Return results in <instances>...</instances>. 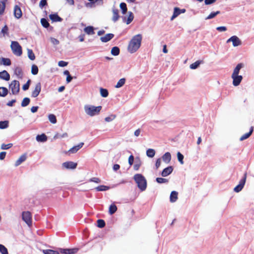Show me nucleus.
Returning <instances> with one entry per match:
<instances>
[{
  "label": "nucleus",
  "mask_w": 254,
  "mask_h": 254,
  "mask_svg": "<svg viewBox=\"0 0 254 254\" xmlns=\"http://www.w3.org/2000/svg\"><path fill=\"white\" fill-rule=\"evenodd\" d=\"M142 41V35L140 34L134 36L129 41L127 51L130 53L136 52L140 47Z\"/></svg>",
  "instance_id": "1"
},
{
  "label": "nucleus",
  "mask_w": 254,
  "mask_h": 254,
  "mask_svg": "<svg viewBox=\"0 0 254 254\" xmlns=\"http://www.w3.org/2000/svg\"><path fill=\"white\" fill-rule=\"evenodd\" d=\"M133 179L137 185L139 189L143 191L147 188V181L145 177L141 174H136L134 175Z\"/></svg>",
  "instance_id": "2"
},
{
  "label": "nucleus",
  "mask_w": 254,
  "mask_h": 254,
  "mask_svg": "<svg viewBox=\"0 0 254 254\" xmlns=\"http://www.w3.org/2000/svg\"><path fill=\"white\" fill-rule=\"evenodd\" d=\"M84 109L87 115L92 117L99 114L102 109V106H99L95 107L94 106L86 105L84 106Z\"/></svg>",
  "instance_id": "3"
},
{
  "label": "nucleus",
  "mask_w": 254,
  "mask_h": 254,
  "mask_svg": "<svg viewBox=\"0 0 254 254\" xmlns=\"http://www.w3.org/2000/svg\"><path fill=\"white\" fill-rule=\"evenodd\" d=\"M10 48L14 55L17 56H20L22 55V47L17 42L12 41Z\"/></svg>",
  "instance_id": "4"
},
{
  "label": "nucleus",
  "mask_w": 254,
  "mask_h": 254,
  "mask_svg": "<svg viewBox=\"0 0 254 254\" xmlns=\"http://www.w3.org/2000/svg\"><path fill=\"white\" fill-rule=\"evenodd\" d=\"M9 89L13 94H17L20 90V84L17 80H13L9 85Z\"/></svg>",
  "instance_id": "5"
},
{
  "label": "nucleus",
  "mask_w": 254,
  "mask_h": 254,
  "mask_svg": "<svg viewBox=\"0 0 254 254\" xmlns=\"http://www.w3.org/2000/svg\"><path fill=\"white\" fill-rule=\"evenodd\" d=\"M22 218L29 227L32 225V214L30 211H23L22 213Z\"/></svg>",
  "instance_id": "6"
},
{
  "label": "nucleus",
  "mask_w": 254,
  "mask_h": 254,
  "mask_svg": "<svg viewBox=\"0 0 254 254\" xmlns=\"http://www.w3.org/2000/svg\"><path fill=\"white\" fill-rule=\"evenodd\" d=\"M232 77L233 79V83L234 86L238 85V64L234 69L233 73L232 74Z\"/></svg>",
  "instance_id": "7"
},
{
  "label": "nucleus",
  "mask_w": 254,
  "mask_h": 254,
  "mask_svg": "<svg viewBox=\"0 0 254 254\" xmlns=\"http://www.w3.org/2000/svg\"><path fill=\"white\" fill-rule=\"evenodd\" d=\"M78 248L73 249H60V252L64 254H74L78 251Z\"/></svg>",
  "instance_id": "8"
},
{
  "label": "nucleus",
  "mask_w": 254,
  "mask_h": 254,
  "mask_svg": "<svg viewBox=\"0 0 254 254\" xmlns=\"http://www.w3.org/2000/svg\"><path fill=\"white\" fill-rule=\"evenodd\" d=\"M41 90V84L40 82L37 83L35 87L34 90L32 91L31 96L33 97H37Z\"/></svg>",
  "instance_id": "9"
},
{
  "label": "nucleus",
  "mask_w": 254,
  "mask_h": 254,
  "mask_svg": "<svg viewBox=\"0 0 254 254\" xmlns=\"http://www.w3.org/2000/svg\"><path fill=\"white\" fill-rule=\"evenodd\" d=\"M77 163L72 161H68L63 164V166L66 169H73L76 168Z\"/></svg>",
  "instance_id": "10"
},
{
  "label": "nucleus",
  "mask_w": 254,
  "mask_h": 254,
  "mask_svg": "<svg viewBox=\"0 0 254 254\" xmlns=\"http://www.w3.org/2000/svg\"><path fill=\"white\" fill-rule=\"evenodd\" d=\"M84 145L83 142H80L78 145H75L70 148L68 151V153H75L77 152L80 148L82 147Z\"/></svg>",
  "instance_id": "11"
},
{
  "label": "nucleus",
  "mask_w": 254,
  "mask_h": 254,
  "mask_svg": "<svg viewBox=\"0 0 254 254\" xmlns=\"http://www.w3.org/2000/svg\"><path fill=\"white\" fill-rule=\"evenodd\" d=\"M231 42L232 43V45L234 47L238 46V37L236 36H233L231 37H230L229 39H228L226 41L227 44H229Z\"/></svg>",
  "instance_id": "12"
},
{
  "label": "nucleus",
  "mask_w": 254,
  "mask_h": 254,
  "mask_svg": "<svg viewBox=\"0 0 254 254\" xmlns=\"http://www.w3.org/2000/svg\"><path fill=\"white\" fill-rule=\"evenodd\" d=\"M173 171V168L172 166H169L162 171L161 175L163 177H166L172 173Z\"/></svg>",
  "instance_id": "13"
},
{
  "label": "nucleus",
  "mask_w": 254,
  "mask_h": 254,
  "mask_svg": "<svg viewBox=\"0 0 254 254\" xmlns=\"http://www.w3.org/2000/svg\"><path fill=\"white\" fill-rule=\"evenodd\" d=\"M14 15L16 18H20L22 16V11L18 5H15L14 8Z\"/></svg>",
  "instance_id": "14"
},
{
  "label": "nucleus",
  "mask_w": 254,
  "mask_h": 254,
  "mask_svg": "<svg viewBox=\"0 0 254 254\" xmlns=\"http://www.w3.org/2000/svg\"><path fill=\"white\" fill-rule=\"evenodd\" d=\"M114 37V34L109 33L106 34L105 36L101 37L100 40L102 42L106 43L109 41Z\"/></svg>",
  "instance_id": "15"
},
{
  "label": "nucleus",
  "mask_w": 254,
  "mask_h": 254,
  "mask_svg": "<svg viewBox=\"0 0 254 254\" xmlns=\"http://www.w3.org/2000/svg\"><path fill=\"white\" fill-rule=\"evenodd\" d=\"M0 78L6 81H8L10 79V75L6 70H3L0 72Z\"/></svg>",
  "instance_id": "16"
},
{
  "label": "nucleus",
  "mask_w": 254,
  "mask_h": 254,
  "mask_svg": "<svg viewBox=\"0 0 254 254\" xmlns=\"http://www.w3.org/2000/svg\"><path fill=\"white\" fill-rule=\"evenodd\" d=\"M163 160L166 163H169L171 159V155L169 152L165 153L162 157Z\"/></svg>",
  "instance_id": "17"
},
{
  "label": "nucleus",
  "mask_w": 254,
  "mask_h": 254,
  "mask_svg": "<svg viewBox=\"0 0 254 254\" xmlns=\"http://www.w3.org/2000/svg\"><path fill=\"white\" fill-rule=\"evenodd\" d=\"M253 131H254V128H253V127H251V128L250 129L249 132L244 134V135H243L240 137V140H244L245 139H247L248 138H249L251 136V135L252 134Z\"/></svg>",
  "instance_id": "18"
},
{
  "label": "nucleus",
  "mask_w": 254,
  "mask_h": 254,
  "mask_svg": "<svg viewBox=\"0 0 254 254\" xmlns=\"http://www.w3.org/2000/svg\"><path fill=\"white\" fill-rule=\"evenodd\" d=\"M178 192L176 191H173L171 192L170 196V201L172 202H175L177 199H178Z\"/></svg>",
  "instance_id": "19"
},
{
  "label": "nucleus",
  "mask_w": 254,
  "mask_h": 254,
  "mask_svg": "<svg viewBox=\"0 0 254 254\" xmlns=\"http://www.w3.org/2000/svg\"><path fill=\"white\" fill-rule=\"evenodd\" d=\"M246 178L247 173H245L244 174L243 178L241 180L240 182H239V191H241L243 188L246 182Z\"/></svg>",
  "instance_id": "20"
},
{
  "label": "nucleus",
  "mask_w": 254,
  "mask_h": 254,
  "mask_svg": "<svg viewBox=\"0 0 254 254\" xmlns=\"http://www.w3.org/2000/svg\"><path fill=\"white\" fill-rule=\"evenodd\" d=\"M26 159V156L25 154L21 155L19 159L16 160L15 163V166H18Z\"/></svg>",
  "instance_id": "21"
},
{
  "label": "nucleus",
  "mask_w": 254,
  "mask_h": 254,
  "mask_svg": "<svg viewBox=\"0 0 254 254\" xmlns=\"http://www.w3.org/2000/svg\"><path fill=\"white\" fill-rule=\"evenodd\" d=\"M36 140L38 141L45 142L47 141V137L45 134L43 133L42 134L37 135Z\"/></svg>",
  "instance_id": "22"
},
{
  "label": "nucleus",
  "mask_w": 254,
  "mask_h": 254,
  "mask_svg": "<svg viewBox=\"0 0 254 254\" xmlns=\"http://www.w3.org/2000/svg\"><path fill=\"white\" fill-rule=\"evenodd\" d=\"M84 32L88 35L94 34V28L92 26H87L84 29Z\"/></svg>",
  "instance_id": "23"
},
{
  "label": "nucleus",
  "mask_w": 254,
  "mask_h": 254,
  "mask_svg": "<svg viewBox=\"0 0 254 254\" xmlns=\"http://www.w3.org/2000/svg\"><path fill=\"white\" fill-rule=\"evenodd\" d=\"M180 14H181V9L178 7H175L174 10L173 14L171 18V20H173L174 18L177 17Z\"/></svg>",
  "instance_id": "24"
},
{
  "label": "nucleus",
  "mask_w": 254,
  "mask_h": 254,
  "mask_svg": "<svg viewBox=\"0 0 254 254\" xmlns=\"http://www.w3.org/2000/svg\"><path fill=\"white\" fill-rule=\"evenodd\" d=\"M117 206L114 204H112L109 207V213L110 215H113L117 211Z\"/></svg>",
  "instance_id": "25"
},
{
  "label": "nucleus",
  "mask_w": 254,
  "mask_h": 254,
  "mask_svg": "<svg viewBox=\"0 0 254 254\" xmlns=\"http://www.w3.org/2000/svg\"><path fill=\"white\" fill-rule=\"evenodd\" d=\"M8 90L6 87H0V96H6L8 94Z\"/></svg>",
  "instance_id": "26"
},
{
  "label": "nucleus",
  "mask_w": 254,
  "mask_h": 254,
  "mask_svg": "<svg viewBox=\"0 0 254 254\" xmlns=\"http://www.w3.org/2000/svg\"><path fill=\"white\" fill-rule=\"evenodd\" d=\"M50 19L54 22L61 21L62 19L57 14H51L50 16Z\"/></svg>",
  "instance_id": "27"
},
{
  "label": "nucleus",
  "mask_w": 254,
  "mask_h": 254,
  "mask_svg": "<svg viewBox=\"0 0 254 254\" xmlns=\"http://www.w3.org/2000/svg\"><path fill=\"white\" fill-rule=\"evenodd\" d=\"M7 0H2V1H0V15L2 14L5 7V2Z\"/></svg>",
  "instance_id": "28"
},
{
  "label": "nucleus",
  "mask_w": 254,
  "mask_h": 254,
  "mask_svg": "<svg viewBox=\"0 0 254 254\" xmlns=\"http://www.w3.org/2000/svg\"><path fill=\"white\" fill-rule=\"evenodd\" d=\"M110 189L109 187L104 186V185H101L99 186H98L97 187L95 188V190L98 191H106Z\"/></svg>",
  "instance_id": "29"
},
{
  "label": "nucleus",
  "mask_w": 254,
  "mask_h": 254,
  "mask_svg": "<svg viewBox=\"0 0 254 254\" xmlns=\"http://www.w3.org/2000/svg\"><path fill=\"white\" fill-rule=\"evenodd\" d=\"M126 79L123 78L120 79L118 82H117L116 85L115 86L116 88H119L122 87L125 83Z\"/></svg>",
  "instance_id": "30"
},
{
  "label": "nucleus",
  "mask_w": 254,
  "mask_h": 254,
  "mask_svg": "<svg viewBox=\"0 0 254 254\" xmlns=\"http://www.w3.org/2000/svg\"><path fill=\"white\" fill-rule=\"evenodd\" d=\"M155 154V151L153 149H148L146 151V155L148 157L152 158Z\"/></svg>",
  "instance_id": "31"
},
{
  "label": "nucleus",
  "mask_w": 254,
  "mask_h": 254,
  "mask_svg": "<svg viewBox=\"0 0 254 254\" xmlns=\"http://www.w3.org/2000/svg\"><path fill=\"white\" fill-rule=\"evenodd\" d=\"M101 95L103 97H107L109 95L108 91L106 89L101 88L100 89Z\"/></svg>",
  "instance_id": "32"
},
{
  "label": "nucleus",
  "mask_w": 254,
  "mask_h": 254,
  "mask_svg": "<svg viewBox=\"0 0 254 254\" xmlns=\"http://www.w3.org/2000/svg\"><path fill=\"white\" fill-rule=\"evenodd\" d=\"M48 119L50 122L52 124H56L57 123V118L55 115L54 114H50L48 116Z\"/></svg>",
  "instance_id": "33"
},
{
  "label": "nucleus",
  "mask_w": 254,
  "mask_h": 254,
  "mask_svg": "<svg viewBox=\"0 0 254 254\" xmlns=\"http://www.w3.org/2000/svg\"><path fill=\"white\" fill-rule=\"evenodd\" d=\"M27 54L28 58L31 60H34L35 59V55L33 52L32 50L31 49H27Z\"/></svg>",
  "instance_id": "34"
},
{
  "label": "nucleus",
  "mask_w": 254,
  "mask_h": 254,
  "mask_svg": "<svg viewBox=\"0 0 254 254\" xmlns=\"http://www.w3.org/2000/svg\"><path fill=\"white\" fill-rule=\"evenodd\" d=\"M8 127V121H0V129H4L7 128Z\"/></svg>",
  "instance_id": "35"
},
{
  "label": "nucleus",
  "mask_w": 254,
  "mask_h": 254,
  "mask_svg": "<svg viewBox=\"0 0 254 254\" xmlns=\"http://www.w3.org/2000/svg\"><path fill=\"white\" fill-rule=\"evenodd\" d=\"M111 53L114 56H117L120 53V49L118 47H114L111 50Z\"/></svg>",
  "instance_id": "36"
},
{
  "label": "nucleus",
  "mask_w": 254,
  "mask_h": 254,
  "mask_svg": "<svg viewBox=\"0 0 254 254\" xmlns=\"http://www.w3.org/2000/svg\"><path fill=\"white\" fill-rule=\"evenodd\" d=\"M43 252L44 254H60L58 251L52 250H45Z\"/></svg>",
  "instance_id": "37"
},
{
  "label": "nucleus",
  "mask_w": 254,
  "mask_h": 254,
  "mask_svg": "<svg viewBox=\"0 0 254 254\" xmlns=\"http://www.w3.org/2000/svg\"><path fill=\"white\" fill-rule=\"evenodd\" d=\"M30 101V100L29 98H27V97L24 98L22 101L21 106L22 107L27 106V105H29Z\"/></svg>",
  "instance_id": "38"
},
{
  "label": "nucleus",
  "mask_w": 254,
  "mask_h": 254,
  "mask_svg": "<svg viewBox=\"0 0 254 254\" xmlns=\"http://www.w3.org/2000/svg\"><path fill=\"white\" fill-rule=\"evenodd\" d=\"M120 7L122 10L123 14H125L127 11L126 4L125 2H122L120 3Z\"/></svg>",
  "instance_id": "39"
},
{
  "label": "nucleus",
  "mask_w": 254,
  "mask_h": 254,
  "mask_svg": "<svg viewBox=\"0 0 254 254\" xmlns=\"http://www.w3.org/2000/svg\"><path fill=\"white\" fill-rule=\"evenodd\" d=\"M0 252L1 254H8V252L6 248L2 245L0 244Z\"/></svg>",
  "instance_id": "40"
},
{
  "label": "nucleus",
  "mask_w": 254,
  "mask_h": 254,
  "mask_svg": "<svg viewBox=\"0 0 254 254\" xmlns=\"http://www.w3.org/2000/svg\"><path fill=\"white\" fill-rule=\"evenodd\" d=\"M14 73L17 76L19 77H21L22 76V71L21 68L20 67H16L14 70Z\"/></svg>",
  "instance_id": "41"
},
{
  "label": "nucleus",
  "mask_w": 254,
  "mask_h": 254,
  "mask_svg": "<svg viewBox=\"0 0 254 254\" xmlns=\"http://www.w3.org/2000/svg\"><path fill=\"white\" fill-rule=\"evenodd\" d=\"M134 16L133 14L131 12H128V16L127 17V20L126 21V23L127 24H129L133 19Z\"/></svg>",
  "instance_id": "42"
},
{
  "label": "nucleus",
  "mask_w": 254,
  "mask_h": 254,
  "mask_svg": "<svg viewBox=\"0 0 254 254\" xmlns=\"http://www.w3.org/2000/svg\"><path fill=\"white\" fill-rule=\"evenodd\" d=\"M97 226L100 228H103L105 226V222L102 219H98L97 221Z\"/></svg>",
  "instance_id": "43"
},
{
  "label": "nucleus",
  "mask_w": 254,
  "mask_h": 254,
  "mask_svg": "<svg viewBox=\"0 0 254 254\" xmlns=\"http://www.w3.org/2000/svg\"><path fill=\"white\" fill-rule=\"evenodd\" d=\"M113 20L114 21H116L119 18L118 10H113Z\"/></svg>",
  "instance_id": "44"
},
{
  "label": "nucleus",
  "mask_w": 254,
  "mask_h": 254,
  "mask_svg": "<svg viewBox=\"0 0 254 254\" xmlns=\"http://www.w3.org/2000/svg\"><path fill=\"white\" fill-rule=\"evenodd\" d=\"M31 72L33 74L36 75L38 72V68L35 64H33L31 68Z\"/></svg>",
  "instance_id": "45"
},
{
  "label": "nucleus",
  "mask_w": 254,
  "mask_h": 254,
  "mask_svg": "<svg viewBox=\"0 0 254 254\" xmlns=\"http://www.w3.org/2000/svg\"><path fill=\"white\" fill-rule=\"evenodd\" d=\"M177 157H178V161L180 162V163L181 164H184V161H183L184 156H183V155L180 152H178L177 153Z\"/></svg>",
  "instance_id": "46"
},
{
  "label": "nucleus",
  "mask_w": 254,
  "mask_h": 254,
  "mask_svg": "<svg viewBox=\"0 0 254 254\" xmlns=\"http://www.w3.org/2000/svg\"><path fill=\"white\" fill-rule=\"evenodd\" d=\"M156 180L159 184L166 183L168 182V180L167 179L162 178H157Z\"/></svg>",
  "instance_id": "47"
},
{
  "label": "nucleus",
  "mask_w": 254,
  "mask_h": 254,
  "mask_svg": "<svg viewBox=\"0 0 254 254\" xmlns=\"http://www.w3.org/2000/svg\"><path fill=\"white\" fill-rule=\"evenodd\" d=\"M220 12L217 11L216 12H211L206 18L205 19H210L214 18L215 16H216L218 14H219Z\"/></svg>",
  "instance_id": "48"
},
{
  "label": "nucleus",
  "mask_w": 254,
  "mask_h": 254,
  "mask_svg": "<svg viewBox=\"0 0 254 254\" xmlns=\"http://www.w3.org/2000/svg\"><path fill=\"white\" fill-rule=\"evenodd\" d=\"M13 144L12 143H8L7 144H2L1 145V149H8L10 148H11Z\"/></svg>",
  "instance_id": "49"
},
{
  "label": "nucleus",
  "mask_w": 254,
  "mask_h": 254,
  "mask_svg": "<svg viewBox=\"0 0 254 254\" xmlns=\"http://www.w3.org/2000/svg\"><path fill=\"white\" fill-rule=\"evenodd\" d=\"M41 22L43 26L45 28H47L49 26V23L45 18H42L41 20Z\"/></svg>",
  "instance_id": "50"
},
{
  "label": "nucleus",
  "mask_w": 254,
  "mask_h": 254,
  "mask_svg": "<svg viewBox=\"0 0 254 254\" xmlns=\"http://www.w3.org/2000/svg\"><path fill=\"white\" fill-rule=\"evenodd\" d=\"M116 117V116L115 115H111L110 116L107 117L105 118V120L107 122H110L113 120H114Z\"/></svg>",
  "instance_id": "51"
},
{
  "label": "nucleus",
  "mask_w": 254,
  "mask_h": 254,
  "mask_svg": "<svg viewBox=\"0 0 254 254\" xmlns=\"http://www.w3.org/2000/svg\"><path fill=\"white\" fill-rule=\"evenodd\" d=\"M89 181L90 182H94L97 184H99L101 182V180L99 178H96V177H93V178H91L89 180Z\"/></svg>",
  "instance_id": "52"
},
{
  "label": "nucleus",
  "mask_w": 254,
  "mask_h": 254,
  "mask_svg": "<svg viewBox=\"0 0 254 254\" xmlns=\"http://www.w3.org/2000/svg\"><path fill=\"white\" fill-rule=\"evenodd\" d=\"M8 27L6 25H5L2 29L1 32L3 34V36L8 34Z\"/></svg>",
  "instance_id": "53"
},
{
  "label": "nucleus",
  "mask_w": 254,
  "mask_h": 254,
  "mask_svg": "<svg viewBox=\"0 0 254 254\" xmlns=\"http://www.w3.org/2000/svg\"><path fill=\"white\" fill-rule=\"evenodd\" d=\"M141 163L140 161H139L138 162H136L135 164L133 166L134 169L136 171L138 170L139 169V168L141 166Z\"/></svg>",
  "instance_id": "54"
},
{
  "label": "nucleus",
  "mask_w": 254,
  "mask_h": 254,
  "mask_svg": "<svg viewBox=\"0 0 254 254\" xmlns=\"http://www.w3.org/2000/svg\"><path fill=\"white\" fill-rule=\"evenodd\" d=\"M216 30L219 32H225L227 30L226 26H219L216 28Z\"/></svg>",
  "instance_id": "55"
},
{
  "label": "nucleus",
  "mask_w": 254,
  "mask_h": 254,
  "mask_svg": "<svg viewBox=\"0 0 254 254\" xmlns=\"http://www.w3.org/2000/svg\"><path fill=\"white\" fill-rule=\"evenodd\" d=\"M30 82V80H28L27 82L25 84L23 85V86H22V89L23 90H26L28 89L29 87Z\"/></svg>",
  "instance_id": "56"
},
{
  "label": "nucleus",
  "mask_w": 254,
  "mask_h": 254,
  "mask_svg": "<svg viewBox=\"0 0 254 254\" xmlns=\"http://www.w3.org/2000/svg\"><path fill=\"white\" fill-rule=\"evenodd\" d=\"M50 41H51V43L55 45H57L59 44V41L57 39H56L54 38H51Z\"/></svg>",
  "instance_id": "57"
},
{
  "label": "nucleus",
  "mask_w": 254,
  "mask_h": 254,
  "mask_svg": "<svg viewBox=\"0 0 254 254\" xmlns=\"http://www.w3.org/2000/svg\"><path fill=\"white\" fill-rule=\"evenodd\" d=\"M47 5V0H41L39 3V6L40 8H42L44 6Z\"/></svg>",
  "instance_id": "58"
},
{
  "label": "nucleus",
  "mask_w": 254,
  "mask_h": 254,
  "mask_svg": "<svg viewBox=\"0 0 254 254\" xmlns=\"http://www.w3.org/2000/svg\"><path fill=\"white\" fill-rule=\"evenodd\" d=\"M133 161H134V157L132 155H131L129 156V158H128V163L130 166H131L133 164Z\"/></svg>",
  "instance_id": "59"
},
{
  "label": "nucleus",
  "mask_w": 254,
  "mask_h": 254,
  "mask_svg": "<svg viewBox=\"0 0 254 254\" xmlns=\"http://www.w3.org/2000/svg\"><path fill=\"white\" fill-rule=\"evenodd\" d=\"M1 62L2 63V64H10L11 61H10V59H9L2 58Z\"/></svg>",
  "instance_id": "60"
},
{
  "label": "nucleus",
  "mask_w": 254,
  "mask_h": 254,
  "mask_svg": "<svg viewBox=\"0 0 254 254\" xmlns=\"http://www.w3.org/2000/svg\"><path fill=\"white\" fill-rule=\"evenodd\" d=\"M161 162V159L160 158L157 159V160H156V164H155V166H156V169H158L160 166Z\"/></svg>",
  "instance_id": "61"
},
{
  "label": "nucleus",
  "mask_w": 254,
  "mask_h": 254,
  "mask_svg": "<svg viewBox=\"0 0 254 254\" xmlns=\"http://www.w3.org/2000/svg\"><path fill=\"white\" fill-rule=\"evenodd\" d=\"M15 102H16V100H15V99H13V100H11V101H9V102L6 104V105H7V106H8L12 107V106H13V104H14V103H15Z\"/></svg>",
  "instance_id": "62"
},
{
  "label": "nucleus",
  "mask_w": 254,
  "mask_h": 254,
  "mask_svg": "<svg viewBox=\"0 0 254 254\" xmlns=\"http://www.w3.org/2000/svg\"><path fill=\"white\" fill-rule=\"evenodd\" d=\"M6 152L4 151L0 153V160H3L5 157Z\"/></svg>",
  "instance_id": "63"
},
{
  "label": "nucleus",
  "mask_w": 254,
  "mask_h": 254,
  "mask_svg": "<svg viewBox=\"0 0 254 254\" xmlns=\"http://www.w3.org/2000/svg\"><path fill=\"white\" fill-rule=\"evenodd\" d=\"M38 106H33L31 108V111L32 112V113H35L38 110Z\"/></svg>",
  "instance_id": "64"
}]
</instances>
